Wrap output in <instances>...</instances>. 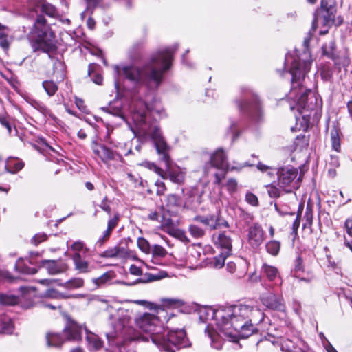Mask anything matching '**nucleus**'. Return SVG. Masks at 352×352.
<instances>
[{
    "label": "nucleus",
    "instance_id": "nucleus-1",
    "mask_svg": "<svg viewBox=\"0 0 352 352\" xmlns=\"http://www.w3.org/2000/svg\"><path fill=\"white\" fill-rule=\"evenodd\" d=\"M101 109L126 122L133 133L138 131L149 136L154 142L160 160L165 164L167 168H169L170 163L169 151L170 148L162 135L156 118L160 119L166 116V111L160 100L154 98L149 105H147L142 100L132 103L131 117L134 127L131 126L126 118L120 101L110 102L108 106L103 107Z\"/></svg>",
    "mask_w": 352,
    "mask_h": 352
},
{
    "label": "nucleus",
    "instance_id": "nucleus-2",
    "mask_svg": "<svg viewBox=\"0 0 352 352\" xmlns=\"http://www.w3.org/2000/svg\"><path fill=\"white\" fill-rule=\"evenodd\" d=\"M213 319L217 330L208 326L205 332L210 339L211 346L219 350L225 339L236 342L239 337L251 336L256 330V326L263 320L264 314L257 307L239 304L215 309Z\"/></svg>",
    "mask_w": 352,
    "mask_h": 352
},
{
    "label": "nucleus",
    "instance_id": "nucleus-3",
    "mask_svg": "<svg viewBox=\"0 0 352 352\" xmlns=\"http://www.w3.org/2000/svg\"><path fill=\"white\" fill-rule=\"evenodd\" d=\"M311 38V32H309L304 38V51L298 54L296 50L294 54H287L285 56V64L291 65L288 72H285L283 75L292 76V89L289 94L290 99L296 103V106L291 105L290 109H296L300 113L302 111L314 110L320 105V100L310 89L305 87L302 81L305 80L306 74L309 72L311 65V56L309 50V45Z\"/></svg>",
    "mask_w": 352,
    "mask_h": 352
},
{
    "label": "nucleus",
    "instance_id": "nucleus-4",
    "mask_svg": "<svg viewBox=\"0 0 352 352\" xmlns=\"http://www.w3.org/2000/svg\"><path fill=\"white\" fill-rule=\"evenodd\" d=\"M131 318L127 310L121 309L118 311L116 322L113 324L114 330L106 333L110 345L121 344L126 340H142L148 342L151 340L153 333L162 331V327L158 316L152 314L145 313L135 319L137 327L146 333L148 336H140L139 333L131 326Z\"/></svg>",
    "mask_w": 352,
    "mask_h": 352
},
{
    "label": "nucleus",
    "instance_id": "nucleus-5",
    "mask_svg": "<svg viewBox=\"0 0 352 352\" xmlns=\"http://www.w3.org/2000/svg\"><path fill=\"white\" fill-rule=\"evenodd\" d=\"M178 46L167 47L153 54L150 62L142 69L133 66H124L121 69L116 65L115 72L118 75H123L133 83L153 82L156 87L162 80L163 75L171 65L173 53Z\"/></svg>",
    "mask_w": 352,
    "mask_h": 352
},
{
    "label": "nucleus",
    "instance_id": "nucleus-6",
    "mask_svg": "<svg viewBox=\"0 0 352 352\" xmlns=\"http://www.w3.org/2000/svg\"><path fill=\"white\" fill-rule=\"evenodd\" d=\"M152 342L160 350L166 352H176L179 349L190 346L184 329L157 331L151 336Z\"/></svg>",
    "mask_w": 352,
    "mask_h": 352
},
{
    "label": "nucleus",
    "instance_id": "nucleus-7",
    "mask_svg": "<svg viewBox=\"0 0 352 352\" xmlns=\"http://www.w3.org/2000/svg\"><path fill=\"white\" fill-rule=\"evenodd\" d=\"M33 32L40 39L39 46L44 52L50 54L55 50V34L43 16H36Z\"/></svg>",
    "mask_w": 352,
    "mask_h": 352
},
{
    "label": "nucleus",
    "instance_id": "nucleus-8",
    "mask_svg": "<svg viewBox=\"0 0 352 352\" xmlns=\"http://www.w3.org/2000/svg\"><path fill=\"white\" fill-rule=\"evenodd\" d=\"M278 185L285 192L289 193L300 187L302 175H298L296 168L285 166L280 168L277 171Z\"/></svg>",
    "mask_w": 352,
    "mask_h": 352
},
{
    "label": "nucleus",
    "instance_id": "nucleus-9",
    "mask_svg": "<svg viewBox=\"0 0 352 352\" xmlns=\"http://www.w3.org/2000/svg\"><path fill=\"white\" fill-rule=\"evenodd\" d=\"M251 99L245 98L236 102L239 110L247 114L253 121L258 122L263 120V112L258 96L250 91Z\"/></svg>",
    "mask_w": 352,
    "mask_h": 352
},
{
    "label": "nucleus",
    "instance_id": "nucleus-10",
    "mask_svg": "<svg viewBox=\"0 0 352 352\" xmlns=\"http://www.w3.org/2000/svg\"><path fill=\"white\" fill-rule=\"evenodd\" d=\"M335 12L333 0H322L320 8L314 14L311 30L315 31L318 24L329 27L333 22Z\"/></svg>",
    "mask_w": 352,
    "mask_h": 352
},
{
    "label": "nucleus",
    "instance_id": "nucleus-11",
    "mask_svg": "<svg viewBox=\"0 0 352 352\" xmlns=\"http://www.w3.org/2000/svg\"><path fill=\"white\" fill-rule=\"evenodd\" d=\"M216 168L226 172L228 168L227 157L222 149L217 150L211 156L210 161L204 167V173L208 175L210 169Z\"/></svg>",
    "mask_w": 352,
    "mask_h": 352
},
{
    "label": "nucleus",
    "instance_id": "nucleus-12",
    "mask_svg": "<svg viewBox=\"0 0 352 352\" xmlns=\"http://www.w3.org/2000/svg\"><path fill=\"white\" fill-rule=\"evenodd\" d=\"M248 243L254 250L258 249L264 242L265 232L258 223L252 225L248 232Z\"/></svg>",
    "mask_w": 352,
    "mask_h": 352
},
{
    "label": "nucleus",
    "instance_id": "nucleus-13",
    "mask_svg": "<svg viewBox=\"0 0 352 352\" xmlns=\"http://www.w3.org/2000/svg\"><path fill=\"white\" fill-rule=\"evenodd\" d=\"M39 13H45L50 16L54 17L57 12L56 8L52 4L42 0H35L30 8V16L33 18L40 15Z\"/></svg>",
    "mask_w": 352,
    "mask_h": 352
},
{
    "label": "nucleus",
    "instance_id": "nucleus-14",
    "mask_svg": "<svg viewBox=\"0 0 352 352\" xmlns=\"http://www.w3.org/2000/svg\"><path fill=\"white\" fill-rule=\"evenodd\" d=\"M212 241L215 246L221 250L225 255H230L232 252V239L226 232L215 233L212 235Z\"/></svg>",
    "mask_w": 352,
    "mask_h": 352
},
{
    "label": "nucleus",
    "instance_id": "nucleus-15",
    "mask_svg": "<svg viewBox=\"0 0 352 352\" xmlns=\"http://www.w3.org/2000/svg\"><path fill=\"white\" fill-rule=\"evenodd\" d=\"M92 149L94 154L98 156L104 163H107L109 161L122 159L121 155L115 153L113 151L108 148L102 144H98L96 142H93Z\"/></svg>",
    "mask_w": 352,
    "mask_h": 352
},
{
    "label": "nucleus",
    "instance_id": "nucleus-16",
    "mask_svg": "<svg viewBox=\"0 0 352 352\" xmlns=\"http://www.w3.org/2000/svg\"><path fill=\"white\" fill-rule=\"evenodd\" d=\"M261 300L263 305L267 308L278 311H283L285 305L281 297L277 296L274 294H267L261 297Z\"/></svg>",
    "mask_w": 352,
    "mask_h": 352
},
{
    "label": "nucleus",
    "instance_id": "nucleus-17",
    "mask_svg": "<svg viewBox=\"0 0 352 352\" xmlns=\"http://www.w3.org/2000/svg\"><path fill=\"white\" fill-rule=\"evenodd\" d=\"M40 266L46 269L52 275L64 272L67 269V264L60 260H42Z\"/></svg>",
    "mask_w": 352,
    "mask_h": 352
},
{
    "label": "nucleus",
    "instance_id": "nucleus-18",
    "mask_svg": "<svg viewBox=\"0 0 352 352\" xmlns=\"http://www.w3.org/2000/svg\"><path fill=\"white\" fill-rule=\"evenodd\" d=\"M82 327L74 322H69L64 329V336L67 340H79L81 339Z\"/></svg>",
    "mask_w": 352,
    "mask_h": 352
},
{
    "label": "nucleus",
    "instance_id": "nucleus-19",
    "mask_svg": "<svg viewBox=\"0 0 352 352\" xmlns=\"http://www.w3.org/2000/svg\"><path fill=\"white\" fill-rule=\"evenodd\" d=\"M72 258L74 264L75 270L79 273H87L90 272L89 263L82 259L79 252L74 254L72 256Z\"/></svg>",
    "mask_w": 352,
    "mask_h": 352
},
{
    "label": "nucleus",
    "instance_id": "nucleus-20",
    "mask_svg": "<svg viewBox=\"0 0 352 352\" xmlns=\"http://www.w3.org/2000/svg\"><path fill=\"white\" fill-rule=\"evenodd\" d=\"M164 230L167 232L168 233L175 235L181 239L185 238V233L182 230H174V223L173 221L170 218L163 217L162 219L161 224Z\"/></svg>",
    "mask_w": 352,
    "mask_h": 352
},
{
    "label": "nucleus",
    "instance_id": "nucleus-21",
    "mask_svg": "<svg viewBox=\"0 0 352 352\" xmlns=\"http://www.w3.org/2000/svg\"><path fill=\"white\" fill-rule=\"evenodd\" d=\"M228 223L222 219L219 214L209 215V226L210 230H217L221 227L228 228Z\"/></svg>",
    "mask_w": 352,
    "mask_h": 352
},
{
    "label": "nucleus",
    "instance_id": "nucleus-22",
    "mask_svg": "<svg viewBox=\"0 0 352 352\" xmlns=\"http://www.w3.org/2000/svg\"><path fill=\"white\" fill-rule=\"evenodd\" d=\"M185 177V172L181 168H177L175 169H170L168 173L169 179L177 184H181L184 182Z\"/></svg>",
    "mask_w": 352,
    "mask_h": 352
},
{
    "label": "nucleus",
    "instance_id": "nucleus-23",
    "mask_svg": "<svg viewBox=\"0 0 352 352\" xmlns=\"http://www.w3.org/2000/svg\"><path fill=\"white\" fill-rule=\"evenodd\" d=\"M1 329L0 332L4 334H11L13 332L14 325L12 320L4 316L1 318Z\"/></svg>",
    "mask_w": 352,
    "mask_h": 352
},
{
    "label": "nucleus",
    "instance_id": "nucleus-24",
    "mask_svg": "<svg viewBox=\"0 0 352 352\" xmlns=\"http://www.w3.org/2000/svg\"><path fill=\"white\" fill-rule=\"evenodd\" d=\"M262 272L267 276L269 280H274L277 277L278 272L276 267L264 264L262 266Z\"/></svg>",
    "mask_w": 352,
    "mask_h": 352
},
{
    "label": "nucleus",
    "instance_id": "nucleus-25",
    "mask_svg": "<svg viewBox=\"0 0 352 352\" xmlns=\"http://www.w3.org/2000/svg\"><path fill=\"white\" fill-rule=\"evenodd\" d=\"M87 340L89 347L97 350L102 346V342L100 338L94 333H89L87 336Z\"/></svg>",
    "mask_w": 352,
    "mask_h": 352
},
{
    "label": "nucleus",
    "instance_id": "nucleus-26",
    "mask_svg": "<svg viewBox=\"0 0 352 352\" xmlns=\"http://www.w3.org/2000/svg\"><path fill=\"white\" fill-rule=\"evenodd\" d=\"M322 54L329 58H333L335 56V42L333 40H331L329 42L325 43L322 47Z\"/></svg>",
    "mask_w": 352,
    "mask_h": 352
},
{
    "label": "nucleus",
    "instance_id": "nucleus-27",
    "mask_svg": "<svg viewBox=\"0 0 352 352\" xmlns=\"http://www.w3.org/2000/svg\"><path fill=\"white\" fill-rule=\"evenodd\" d=\"M229 255H225L224 252H221V253L218 256L213 257L210 260V266L216 269L221 268L225 264L226 258Z\"/></svg>",
    "mask_w": 352,
    "mask_h": 352
},
{
    "label": "nucleus",
    "instance_id": "nucleus-28",
    "mask_svg": "<svg viewBox=\"0 0 352 352\" xmlns=\"http://www.w3.org/2000/svg\"><path fill=\"white\" fill-rule=\"evenodd\" d=\"M46 338L49 346H59L64 342V339L59 334L48 333Z\"/></svg>",
    "mask_w": 352,
    "mask_h": 352
},
{
    "label": "nucleus",
    "instance_id": "nucleus-29",
    "mask_svg": "<svg viewBox=\"0 0 352 352\" xmlns=\"http://www.w3.org/2000/svg\"><path fill=\"white\" fill-rule=\"evenodd\" d=\"M42 86L49 96H52L58 90V85L52 80H45Z\"/></svg>",
    "mask_w": 352,
    "mask_h": 352
},
{
    "label": "nucleus",
    "instance_id": "nucleus-30",
    "mask_svg": "<svg viewBox=\"0 0 352 352\" xmlns=\"http://www.w3.org/2000/svg\"><path fill=\"white\" fill-rule=\"evenodd\" d=\"M265 248L269 254L276 256L280 251V243L278 241H270L266 243Z\"/></svg>",
    "mask_w": 352,
    "mask_h": 352
},
{
    "label": "nucleus",
    "instance_id": "nucleus-31",
    "mask_svg": "<svg viewBox=\"0 0 352 352\" xmlns=\"http://www.w3.org/2000/svg\"><path fill=\"white\" fill-rule=\"evenodd\" d=\"M10 41L8 40V36L6 33L5 28L0 24V47L4 50L7 51L9 49Z\"/></svg>",
    "mask_w": 352,
    "mask_h": 352
},
{
    "label": "nucleus",
    "instance_id": "nucleus-32",
    "mask_svg": "<svg viewBox=\"0 0 352 352\" xmlns=\"http://www.w3.org/2000/svg\"><path fill=\"white\" fill-rule=\"evenodd\" d=\"M83 279L80 278H74L65 283L63 285L70 289L80 288L83 285Z\"/></svg>",
    "mask_w": 352,
    "mask_h": 352
},
{
    "label": "nucleus",
    "instance_id": "nucleus-33",
    "mask_svg": "<svg viewBox=\"0 0 352 352\" xmlns=\"http://www.w3.org/2000/svg\"><path fill=\"white\" fill-rule=\"evenodd\" d=\"M18 302V298L13 295L0 294V304L3 305H14Z\"/></svg>",
    "mask_w": 352,
    "mask_h": 352
},
{
    "label": "nucleus",
    "instance_id": "nucleus-34",
    "mask_svg": "<svg viewBox=\"0 0 352 352\" xmlns=\"http://www.w3.org/2000/svg\"><path fill=\"white\" fill-rule=\"evenodd\" d=\"M141 165L149 170H153L157 175L161 176L163 179L166 178L164 175V170L160 167H158L157 165H155L154 163L146 161L143 162Z\"/></svg>",
    "mask_w": 352,
    "mask_h": 352
},
{
    "label": "nucleus",
    "instance_id": "nucleus-35",
    "mask_svg": "<svg viewBox=\"0 0 352 352\" xmlns=\"http://www.w3.org/2000/svg\"><path fill=\"white\" fill-rule=\"evenodd\" d=\"M45 296L47 298H55V299H63V298H69V296L63 294L54 289H47L45 292Z\"/></svg>",
    "mask_w": 352,
    "mask_h": 352
},
{
    "label": "nucleus",
    "instance_id": "nucleus-36",
    "mask_svg": "<svg viewBox=\"0 0 352 352\" xmlns=\"http://www.w3.org/2000/svg\"><path fill=\"white\" fill-rule=\"evenodd\" d=\"M331 140L333 148L336 151H340V139L338 137V131L336 129L331 130Z\"/></svg>",
    "mask_w": 352,
    "mask_h": 352
},
{
    "label": "nucleus",
    "instance_id": "nucleus-37",
    "mask_svg": "<svg viewBox=\"0 0 352 352\" xmlns=\"http://www.w3.org/2000/svg\"><path fill=\"white\" fill-rule=\"evenodd\" d=\"M188 230L190 233V234L194 238H201L205 234V231L202 228H199V226L196 225H190L188 228Z\"/></svg>",
    "mask_w": 352,
    "mask_h": 352
},
{
    "label": "nucleus",
    "instance_id": "nucleus-38",
    "mask_svg": "<svg viewBox=\"0 0 352 352\" xmlns=\"http://www.w3.org/2000/svg\"><path fill=\"white\" fill-rule=\"evenodd\" d=\"M304 219H305L306 223L303 224V228H305L306 226H311L312 225L313 210L312 207L309 204H307L306 207Z\"/></svg>",
    "mask_w": 352,
    "mask_h": 352
},
{
    "label": "nucleus",
    "instance_id": "nucleus-39",
    "mask_svg": "<svg viewBox=\"0 0 352 352\" xmlns=\"http://www.w3.org/2000/svg\"><path fill=\"white\" fill-rule=\"evenodd\" d=\"M89 7L100 6L102 8H107L109 6L111 0H85Z\"/></svg>",
    "mask_w": 352,
    "mask_h": 352
},
{
    "label": "nucleus",
    "instance_id": "nucleus-40",
    "mask_svg": "<svg viewBox=\"0 0 352 352\" xmlns=\"http://www.w3.org/2000/svg\"><path fill=\"white\" fill-rule=\"evenodd\" d=\"M267 192L270 197L273 198H278L281 195L280 188H278L274 184H272L267 186Z\"/></svg>",
    "mask_w": 352,
    "mask_h": 352
},
{
    "label": "nucleus",
    "instance_id": "nucleus-41",
    "mask_svg": "<svg viewBox=\"0 0 352 352\" xmlns=\"http://www.w3.org/2000/svg\"><path fill=\"white\" fill-rule=\"evenodd\" d=\"M138 245L140 249L145 253H149L151 250L149 243L144 238H139L138 239Z\"/></svg>",
    "mask_w": 352,
    "mask_h": 352
},
{
    "label": "nucleus",
    "instance_id": "nucleus-42",
    "mask_svg": "<svg viewBox=\"0 0 352 352\" xmlns=\"http://www.w3.org/2000/svg\"><path fill=\"white\" fill-rule=\"evenodd\" d=\"M167 204L169 206H177L181 204V199L176 195L171 194L167 197Z\"/></svg>",
    "mask_w": 352,
    "mask_h": 352
},
{
    "label": "nucleus",
    "instance_id": "nucleus-43",
    "mask_svg": "<svg viewBox=\"0 0 352 352\" xmlns=\"http://www.w3.org/2000/svg\"><path fill=\"white\" fill-rule=\"evenodd\" d=\"M24 166V164L21 161H18L14 163L13 169H10L6 164L5 166V171L7 173H10L12 174L16 173L18 171L21 170Z\"/></svg>",
    "mask_w": 352,
    "mask_h": 352
},
{
    "label": "nucleus",
    "instance_id": "nucleus-44",
    "mask_svg": "<svg viewBox=\"0 0 352 352\" xmlns=\"http://www.w3.org/2000/svg\"><path fill=\"white\" fill-rule=\"evenodd\" d=\"M21 261H18L15 265V268L19 270V269L21 267ZM20 272L24 273V274H34L37 272V270L36 268H31L29 267H24L19 270Z\"/></svg>",
    "mask_w": 352,
    "mask_h": 352
},
{
    "label": "nucleus",
    "instance_id": "nucleus-45",
    "mask_svg": "<svg viewBox=\"0 0 352 352\" xmlns=\"http://www.w3.org/2000/svg\"><path fill=\"white\" fill-rule=\"evenodd\" d=\"M146 280H142V279H138V283L153 282V281H155V280H160V279H161L163 277H165L166 276V274L164 273V275H160V276L155 275V274H146Z\"/></svg>",
    "mask_w": 352,
    "mask_h": 352
},
{
    "label": "nucleus",
    "instance_id": "nucleus-46",
    "mask_svg": "<svg viewBox=\"0 0 352 352\" xmlns=\"http://www.w3.org/2000/svg\"><path fill=\"white\" fill-rule=\"evenodd\" d=\"M152 253L153 255L163 257L167 252L162 246L160 245H155L152 248Z\"/></svg>",
    "mask_w": 352,
    "mask_h": 352
},
{
    "label": "nucleus",
    "instance_id": "nucleus-47",
    "mask_svg": "<svg viewBox=\"0 0 352 352\" xmlns=\"http://www.w3.org/2000/svg\"><path fill=\"white\" fill-rule=\"evenodd\" d=\"M111 280V275L109 273H104L102 276L98 278H94L93 280L94 283L97 285H100L107 283V281Z\"/></svg>",
    "mask_w": 352,
    "mask_h": 352
},
{
    "label": "nucleus",
    "instance_id": "nucleus-48",
    "mask_svg": "<svg viewBox=\"0 0 352 352\" xmlns=\"http://www.w3.org/2000/svg\"><path fill=\"white\" fill-rule=\"evenodd\" d=\"M120 220V214L116 213L112 218H111L107 223V228L109 230H113L118 225Z\"/></svg>",
    "mask_w": 352,
    "mask_h": 352
},
{
    "label": "nucleus",
    "instance_id": "nucleus-49",
    "mask_svg": "<svg viewBox=\"0 0 352 352\" xmlns=\"http://www.w3.org/2000/svg\"><path fill=\"white\" fill-rule=\"evenodd\" d=\"M47 239V236L45 233H38L34 236L32 239V243L37 245L41 242L45 241Z\"/></svg>",
    "mask_w": 352,
    "mask_h": 352
},
{
    "label": "nucleus",
    "instance_id": "nucleus-50",
    "mask_svg": "<svg viewBox=\"0 0 352 352\" xmlns=\"http://www.w3.org/2000/svg\"><path fill=\"white\" fill-rule=\"evenodd\" d=\"M226 188L231 194L235 192L237 190V182L234 179H228L226 184Z\"/></svg>",
    "mask_w": 352,
    "mask_h": 352
},
{
    "label": "nucleus",
    "instance_id": "nucleus-51",
    "mask_svg": "<svg viewBox=\"0 0 352 352\" xmlns=\"http://www.w3.org/2000/svg\"><path fill=\"white\" fill-rule=\"evenodd\" d=\"M245 200L248 204H251L252 206H256L258 205V200L257 197L252 192H248L246 194Z\"/></svg>",
    "mask_w": 352,
    "mask_h": 352
},
{
    "label": "nucleus",
    "instance_id": "nucleus-52",
    "mask_svg": "<svg viewBox=\"0 0 352 352\" xmlns=\"http://www.w3.org/2000/svg\"><path fill=\"white\" fill-rule=\"evenodd\" d=\"M110 201L107 197H104L98 206L107 214H111Z\"/></svg>",
    "mask_w": 352,
    "mask_h": 352
},
{
    "label": "nucleus",
    "instance_id": "nucleus-53",
    "mask_svg": "<svg viewBox=\"0 0 352 352\" xmlns=\"http://www.w3.org/2000/svg\"><path fill=\"white\" fill-rule=\"evenodd\" d=\"M112 231V230H109L107 228L103 232L102 236L98 239L97 244L99 245H102L109 239Z\"/></svg>",
    "mask_w": 352,
    "mask_h": 352
},
{
    "label": "nucleus",
    "instance_id": "nucleus-54",
    "mask_svg": "<svg viewBox=\"0 0 352 352\" xmlns=\"http://www.w3.org/2000/svg\"><path fill=\"white\" fill-rule=\"evenodd\" d=\"M155 185L157 188V190H156L157 195L159 196L164 195L166 190V188L164 183L161 180H157L155 182Z\"/></svg>",
    "mask_w": 352,
    "mask_h": 352
},
{
    "label": "nucleus",
    "instance_id": "nucleus-55",
    "mask_svg": "<svg viewBox=\"0 0 352 352\" xmlns=\"http://www.w3.org/2000/svg\"><path fill=\"white\" fill-rule=\"evenodd\" d=\"M294 344L293 342L290 340H284L281 342V349L283 351L285 350L287 351H291L294 349Z\"/></svg>",
    "mask_w": 352,
    "mask_h": 352
},
{
    "label": "nucleus",
    "instance_id": "nucleus-56",
    "mask_svg": "<svg viewBox=\"0 0 352 352\" xmlns=\"http://www.w3.org/2000/svg\"><path fill=\"white\" fill-rule=\"evenodd\" d=\"M103 256L105 257L113 258L118 257V252L116 246L110 248L103 252Z\"/></svg>",
    "mask_w": 352,
    "mask_h": 352
},
{
    "label": "nucleus",
    "instance_id": "nucleus-57",
    "mask_svg": "<svg viewBox=\"0 0 352 352\" xmlns=\"http://www.w3.org/2000/svg\"><path fill=\"white\" fill-rule=\"evenodd\" d=\"M85 244L81 241H78L74 242L71 248L72 250L78 252L80 250H82L84 248Z\"/></svg>",
    "mask_w": 352,
    "mask_h": 352
},
{
    "label": "nucleus",
    "instance_id": "nucleus-58",
    "mask_svg": "<svg viewBox=\"0 0 352 352\" xmlns=\"http://www.w3.org/2000/svg\"><path fill=\"white\" fill-rule=\"evenodd\" d=\"M118 257L124 258L129 255L128 250L124 247L117 245Z\"/></svg>",
    "mask_w": 352,
    "mask_h": 352
},
{
    "label": "nucleus",
    "instance_id": "nucleus-59",
    "mask_svg": "<svg viewBox=\"0 0 352 352\" xmlns=\"http://www.w3.org/2000/svg\"><path fill=\"white\" fill-rule=\"evenodd\" d=\"M323 346L327 352H338L327 339L323 341Z\"/></svg>",
    "mask_w": 352,
    "mask_h": 352
},
{
    "label": "nucleus",
    "instance_id": "nucleus-60",
    "mask_svg": "<svg viewBox=\"0 0 352 352\" xmlns=\"http://www.w3.org/2000/svg\"><path fill=\"white\" fill-rule=\"evenodd\" d=\"M129 271L132 274L136 276L140 275L142 274V270L135 265H131Z\"/></svg>",
    "mask_w": 352,
    "mask_h": 352
},
{
    "label": "nucleus",
    "instance_id": "nucleus-61",
    "mask_svg": "<svg viewBox=\"0 0 352 352\" xmlns=\"http://www.w3.org/2000/svg\"><path fill=\"white\" fill-rule=\"evenodd\" d=\"M303 269L302 260L300 257H298L296 260L295 270L296 272L302 271Z\"/></svg>",
    "mask_w": 352,
    "mask_h": 352
},
{
    "label": "nucleus",
    "instance_id": "nucleus-62",
    "mask_svg": "<svg viewBox=\"0 0 352 352\" xmlns=\"http://www.w3.org/2000/svg\"><path fill=\"white\" fill-rule=\"evenodd\" d=\"M299 226H300V215L298 214L296 218V220L294 221V222L293 223V225H292V230H293V232L295 233V234H297V230H298Z\"/></svg>",
    "mask_w": 352,
    "mask_h": 352
},
{
    "label": "nucleus",
    "instance_id": "nucleus-63",
    "mask_svg": "<svg viewBox=\"0 0 352 352\" xmlns=\"http://www.w3.org/2000/svg\"><path fill=\"white\" fill-rule=\"evenodd\" d=\"M345 228L347 234L352 236V222L350 219H347L345 222Z\"/></svg>",
    "mask_w": 352,
    "mask_h": 352
},
{
    "label": "nucleus",
    "instance_id": "nucleus-64",
    "mask_svg": "<svg viewBox=\"0 0 352 352\" xmlns=\"http://www.w3.org/2000/svg\"><path fill=\"white\" fill-rule=\"evenodd\" d=\"M227 270L230 273H234L236 270V264L233 262H228L226 265Z\"/></svg>",
    "mask_w": 352,
    "mask_h": 352
}]
</instances>
